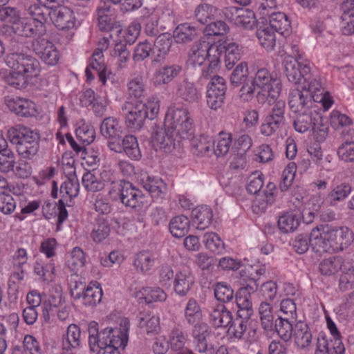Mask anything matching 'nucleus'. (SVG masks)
<instances>
[{"mask_svg": "<svg viewBox=\"0 0 354 354\" xmlns=\"http://www.w3.org/2000/svg\"><path fill=\"white\" fill-rule=\"evenodd\" d=\"M26 10L33 21L19 19L12 27L15 32L26 37L44 36L46 32L44 22L48 17L46 9L38 7L37 4H31Z\"/></svg>", "mask_w": 354, "mask_h": 354, "instance_id": "nucleus-3", "label": "nucleus"}, {"mask_svg": "<svg viewBox=\"0 0 354 354\" xmlns=\"http://www.w3.org/2000/svg\"><path fill=\"white\" fill-rule=\"evenodd\" d=\"M262 328L266 333L274 331L273 306L268 301H262L259 308Z\"/></svg>", "mask_w": 354, "mask_h": 354, "instance_id": "nucleus-37", "label": "nucleus"}, {"mask_svg": "<svg viewBox=\"0 0 354 354\" xmlns=\"http://www.w3.org/2000/svg\"><path fill=\"white\" fill-rule=\"evenodd\" d=\"M300 220L298 216L293 213L287 212L281 216L278 220L280 230L288 233L293 232L299 225Z\"/></svg>", "mask_w": 354, "mask_h": 354, "instance_id": "nucleus-47", "label": "nucleus"}, {"mask_svg": "<svg viewBox=\"0 0 354 354\" xmlns=\"http://www.w3.org/2000/svg\"><path fill=\"white\" fill-rule=\"evenodd\" d=\"M182 71V66L178 64L163 66L156 71L154 84L158 86L167 84L177 77Z\"/></svg>", "mask_w": 354, "mask_h": 354, "instance_id": "nucleus-27", "label": "nucleus"}, {"mask_svg": "<svg viewBox=\"0 0 354 354\" xmlns=\"http://www.w3.org/2000/svg\"><path fill=\"white\" fill-rule=\"evenodd\" d=\"M138 181L153 198H162L166 195L167 185L161 178L144 172L140 174Z\"/></svg>", "mask_w": 354, "mask_h": 354, "instance_id": "nucleus-20", "label": "nucleus"}, {"mask_svg": "<svg viewBox=\"0 0 354 354\" xmlns=\"http://www.w3.org/2000/svg\"><path fill=\"white\" fill-rule=\"evenodd\" d=\"M174 131L173 129H170L169 123L165 119L163 127H157L154 129L152 136L153 140L165 151L171 152L180 142Z\"/></svg>", "mask_w": 354, "mask_h": 354, "instance_id": "nucleus-19", "label": "nucleus"}, {"mask_svg": "<svg viewBox=\"0 0 354 354\" xmlns=\"http://www.w3.org/2000/svg\"><path fill=\"white\" fill-rule=\"evenodd\" d=\"M165 119L170 129L175 131V135L180 141L182 139H189L194 136L193 120L187 109L181 106H171L168 109Z\"/></svg>", "mask_w": 354, "mask_h": 354, "instance_id": "nucleus-7", "label": "nucleus"}, {"mask_svg": "<svg viewBox=\"0 0 354 354\" xmlns=\"http://www.w3.org/2000/svg\"><path fill=\"white\" fill-rule=\"evenodd\" d=\"M55 265L53 262L44 263L41 261H36L34 266L35 273L40 277L44 281H51L55 274Z\"/></svg>", "mask_w": 354, "mask_h": 354, "instance_id": "nucleus-55", "label": "nucleus"}, {"mask_svg": "<svg viewBox=\"0 0 354 354\" xmlns=\"http://www.w3.org/2000/svg\"><path fill=\"white\" fill-rule=\"evenodd\" d=\"M254 14L250 10L241 9L239 15L235 16L234 24L239 27L246 30H252L256 26Z\"/></svg>", "mask_w": 354, "mask_h": 354, "instance_id": "nucleus-49", "label": "nucleus"}, {"mask_svg": "<svg viewBox=\"0 0 354 354\" xmlns=\"http://www.w3.org/2000/svg\"><path fill=\"white\" fill-rule=\"evenodd\" d=\"M88 345L91 351H96L99 348L115 346V342L119 339L121 345H127L126 335L120 330L112 328H106L99 331L98 324L91 322L88 327Z\"/></svg>", "mask_w": 354, "mask_h": 354, "instance_id": "nucleus-9", "label": "nucleus"}, {"mask_svg": "<svg viewBox=\"0 0 354 354\" xmlns=\"http://www.w3.org/2000/svg\"><path fill=\"white\" fill-rule=\"evenodd\" d=\"M142 295L146 303L150 304L156 301H164L167 299V294L158 287H145L142 290Z\"/></svg>", "mask_w": 354, "mask_h": 354, "instance_id": "nucleus-58", "label": "nucleus"}, {"mask_svg": "<svg viewBox=\"0 0 354 354\" xmlns=\"http://www.w3.org/2000/svg\"><path fill=\"white\" fill-rule=\"evenodd\" d=\"M232 141L231 133H227L221 131L219 137L216 142L213 143V150L217 156H223L227 154L230 150Z\"/></svg>", "mask_w": 354, "mask_h": 354, "instance_id": "nucleus-48", "label": "nucleus"}, {"mask_svg": "<svg viewBox=\"0 0 354 354\" xmlns=\"http://www.w3.org/2000/svg\"><path fill=\"white\" fill-rule=\"evenodd\" d=\"M233 319L232 313L223 304H217L209 313V323L217 328H227Z\"/></svg>", "mask_w": 354, "mask_h": 354, "instance_id": "nucleus-26", "label": "nucleus"}, {"mask_svg": "<svg viewBox=\"0 0 354 354\" xmlns=\"http://www.w3.org/2000/svg\"><path fill=\"white\" fill-rule=\"evenodd\" d=\"M295 344L301 348L310 346L312 342V333L307 324L297 322L294 326L293 333Z\"/></svg>", "mask_w": 354, "mask_h": 354, "instance_id": "nucleus-35", "label": "nucleus"}, {"mask_svg": "<svg viewBox=\"0 0 354 354\" xmlns=\"http://www.w3.org/2000/svg\"><path fill=\"white\" fill-rule=\"evenodd\" d=\"M269 16V23L271 29L287 37L291 32L290 21L287 15L283 12L266 13Z\"/></svg>", "mask_w": 354, "mask_h": 354, "instance_id": "nucleus-29", "label": "nucleus"}, {"mask_svg": "<svg viewBox=\"0 0 354 354\" xmlns=\"http://www.w3.org/2000/svg\"><path fill=\"white\" fill-rule=\"evenodd\" d=\"M98 28L102 32H112L118 35L122 30L121 26L115 21L113 17L97 18Z\"/></svg>", "mask_w": 354, "mask_h": 354, "instance_id": "nucleus-64", "label": "nucleus"}, {"mask_svg": "<svg viewBox=\"0 0 354 354\" xmlns=\"http://www.w3.org/2000/svg\"><path fill=\"white\" fill-rule=\"evenodd\" d=\"M212 211L207 205H202L194 208L192 212V217L198 230H205L208 227L212 220Z\"/></svg>", "mask_w": 354, "mask_h": 354, "instance_id": "nucleus-34", "label": "nucleus"}, {"mask_svg": "<svg viewBox=\"0 0 354 354\" xmlns=\"http://www.w3.org/2000/svg\"><path fill=\"white\" fill-rule=\"evenodd\" d=\"M223 48L218 44H210L206 41L195 42L189 53V62L194 66H201L206 60L210 62V68H214L220 62V54Z\"/></svg>", "mask_w": 354, "mask_h": 354, "instance_id": "nucleus-10", "label": "nucleus"}, {"mask_svg": "<svg viewBox=\"0 0 354 354\" xmlns=\"http://www.w3.org/2000/svg\"><path fill=\"white\" fill-rule=\"evenodd\" d=\"M351 187L347 183H341L335 186L328 194L327 199L332 206L344 201L351 192Z\"/></svg>", "mask_w": 354, "mask_h": 354, "instance_id": "nucleus-44", "label": "nucleus"}, {"mask_svg": "<svg viewBox=\"0 0 354 354\" xmlns=\"http://www.w3.org/2000/svg\"><path fill=\"white\" fill-rule=\"evenodd\" d=\"M111 229L109 223L104 218H98L93 226L91 236L97 243H100L109 235Z\"/></svg>", "mask_w": 354, "mask_h": 354, "instance_id": "nucleus-46", "label": "nucleus"}, {"mask_svg": "<svg viewBox=\"0 0 354 354\" xmlns=\"http://www.w3.org/2000/svg\"><path fill=\"white\" fill-rule=\"evenodd\" d=\"M122 110L127 111L124 114L127 127L134 130H140L142 127L147 118L146 104L143 101L127 102L122 105Z\"/></svg>", "mask_w": 354, "mask_h": 354, "instance_id": "nucleus-15", "label": "nucleus"}, {"mask_svg": "<svg viewBox=\"0 0 354 354\" xmlns=\"http://www.w3.org/2000/svg\"><path fill=\"white\" fill-rule=\"evenodd\" d=\"M30 49L48 65L54 66L59 59V54L55 45L43 36L37 37L32 40Z\"/></svg>", "mask_w": 354, "mask_h": 354, "instance_id": "nucleus-13", "label": "nucleus"}, {"mask_svg": "<svg viewBox=\"0 0 354 354\" xmlns=\"http://www.w3.org/2000/svg\"><path fill=\"white\" fill-rule=\"evenodd\" d=\"M297 166L294 162H290L283 171L279 188L281 192H286L292 185L295 179Z\"/></svg>", "mask_w": 354, "mask_h": 354, "instance_id": "nucleus-62", "label": "nucleus"}, {"mask_svg": "<svg viewBox=\"0 0 354 354\" xmlns=\"http://www.w3.org/2000/svg\"><path fill=\"white\" fill-rule=\"evenodd\" d=\"M37 6L46 9L48 17L44 22V26L53 23L61 30L70 29L75 26L73 11L68 8L64 6L53 8L44 4H37Z\"/></svg>", "mask_w": 354, "mask_h": 354, "instance_id": "nucleus-12", "label": "nucleus"}, {"mask_svg": "<svg viewBox=\"0 0 354 354\" xmlns=\"http://www.w3.org/2000/svg\"><path fill=\"white\" fill-rule=\"evenodd\" d=\"M216 8L207 3L198 5L194 10L195 19L201 25H206L214 18Z\"/></svg>", "mask_w": 354, "mask_h": 354, "instance_id": "nucleus-45", "label": "nucleus"}, {"mask_svg": "<svg viewBox=\"0 0 354 354\" xmlns=\"http://www.w3.org/2000/svg\"><path fill=\"white\" fill-rule=\"evenodd\" d=\"M81 330L76 324H70L62 336V354H77L81 345Z\"/></svg>", "mask_w": 354, "mask_h": 354, "instance_id": "nucleus-21", "label": "nucleus"}, {"mask_svg": "<svg viewBox=\"0 0 354 354\" xmlns=\"http://www.w3.org/2000/svg\"><path fill=\"white\" fill-rule=\"evenodd\" d=\"M203 243L207 249L215 254H222L225 250L223 241L214 232L205 234L203 236Z\"/></svg>", "mask_w": 354, "mask_h": 354, "instance_id": "nucleus-50", "label": "nucleus"}, {"mask_svg": "<svg viewBox=\"0 0 354 354\" xmlns=\"http://www.w3.org/2000/svg\"><path fill=\"white\" fill-rule=\"evenodd\" d=\"M343 259L339 257H331L323 259L319 264L320 273L326 276H332L340 270Z\"/></svg>", "mask_w": 354, "mask_h": 354, "instance_id": "nucleus-43", "label": "nucleus"}, {"mask_svg": "<svg viewBox=\"0 0 354 354\" xmlns=\"http://www.w3.org/2000/svg\"><path fill=\"white\" fill-rule=\"evenodd\" d=\"M215 298L223 303L230 301L234 298V290L225 282H218L214 286Z\"/></svg>", "mask_w": 354, "mask_h": 354, "instance_id": "nucleus-56", "label": "nucleus"}, {"mask_svg": "<svg viewBox=\"0 0 354 354\" xmlns=\"http://www.w3.org/2000/svg\"><path fill=\"white\" fill-rule=\"evenodd\" d=\"M317 102H322L325 110L329 109L332 104L331 100L325 99L324 91L321 92L320 96L317 95V98H315V96L310 95L309 91L301 88L299 86L290 91L288 104L294 113H306L314 109H319L316 104Z\"/></svg>", "mask_w": 354, "mask_h": 354, "instance_id": "nucleus-6", "label": "nucleus"}, {"mask_svg": "<svg viewBox=\"0 0 354 354\" xmlns=\"http://www.w3.org/2000/svg\"><path fill=\"white\" fill-rule=\"evenodd\" d=\"M8 138L23 158L32 160L37 156L40 140L38 133L25 126L17 125L8 131Z\"/></svg>", "mask_w": 354, "mask_h": 354, "instance_id": "nucleus-2", "label": "nucleus"}, {"mask_svg": "<svg viewBox=\"0 0 354 354\" xmlns=\"http://www.w3.org/2000/svg\"><path fill=\"white\" fill-rule=\"evenodd\" d=\"M169 228L171 234L176 238L185 236L190 228V221L184 215H178L172 218L169 222Z\"/></svg>", "mask_w": 354, "mask_h": 354, "instance_id": "nucleus-38", "label": "nucleus"}, {"mask_svg": "<svg viewBox=\"0 0 354 354\" xmlns=\"http://www.w3.org/2000/svg\"><path fill=\"white\" fill-rule=\"evenodd\" d=\"M248 68L246 62L239 63L232 71L230 76V82L232 86L239 87L248 78Z\"/></svg>", "mask_w": 354, "mask_h": 354, "instance_id": "nucleus-53", "label": "nucleus"}, {"mask_svg": "<svg viewBox=\"0 0 354 354\" xmlns=\"http://www.w3.org/2000/svg\"><path fill=\"white\" fill-rule=\"evenodd\" d=\"M176 94L188 103L197 102L201 97V93L195 84L188 79H184L178 84Z\"/></svg>", "mask_w": 354, "mask_h": 354, "instance_id": "nucleus-31", "label": "nucleus"}, {"mask_svg": "<svg viewBox=\"0 0 354 354\" xmlns=\"http://www.w3.org/2000/svg\"><path fill=\"white\" fill-rule=\"evenodd\" d=\"M130 55V50L127 48V44L122 41H120L115 44V46L111 53V55L113 57L118 58V66L120 68H123L126 66V64L129 59Z\"/></svg>", "mask_w": 354, "mask_h": 354, "instance_id": "nucleus-51", "label": "nucleus"}, {"mask_svg": "<svg viewBox=\"0 0 354 354\" xmlns=\"http://www.w3.org/2000/svg\"><path fill=\"white\" fill-rule=\"evenodd\" d=\"M153 48L151 43L147 41L138 44L133 50L132 58L134 62H142L149 57L150 55L153 56Z\"/></svg>", "mask_w": 354, "mask_h": 354, "instance_id": "nucleus-61", "label": "nucleus"}, {"mask_svg": "<svg viewBox=\"0 0 354 354\" xmlns=\"http://www.w3.org/2000/svg\"><path fill=\"white\" fill-rule=\"evenodd\" d=\"M218 46L223 48L220 54V59L224 53V63L225 67L227 69L232 68L235 64L240 60L243 53V47L234 42L229 43L227 45L218 44Z\"/></svg>", "mask_w": 354, "mask_h": 354, "instance_id": "nucleus-30", "label": "nucleus"}, {"mask_svg": "<svg viewBox=\"0 0 354 354\" xmlns=\"http://www.w3.org/2000/svg\"><path fill=\"white\" fill-rule=\"evenodd\" d=\"M154 256L149 251L138 253L134 259V266L142 272H148L153 266Z\"/></svg>", "mask_w": 354, "mask_h": 354, "instance_id": "nucleus-52", "label": "nucleus"}, {"mask_svg": "<svg viewBox=\"0 0 354 354\" xmlns=\"http://www.w3.org/2000/svg\"><path fill=\"white\" fill-rule=\"evenodd\" d=\"M314 245L321 248L322 252L332 253L347 248L354 240V234L347 227L326 226L321 232L319 228L312 230Z\"/></svg>", "mask_w": 354, "mask_h": 354, "instance_id": "nucleus-1", "label": "nucleus"}, {"mask_svg": "<svg viewBox=\"0 0 354 354\" xmlns=\"http://www.w3.org/2000/svg\"><path fill=\"white\" fill-rule=\"evenodd\" d=\"M100 133L108 142H117L125 133L124 127L114 117H107L103 120L100 125Z\"/></svg>", "mask_w": 354, "mask_h": 354, "instance_id": "nucleus-22", "label": "nucleus"}, {"mask_svg": "<svg viewBox=\"0 0 354 354\" xmlns=\"http://www.w3.org/2000/svg\"><path fill=\"white\" fill-rule=\"evenodd\" d=\"M82 183L85 189L91 192L100 191L104 187L101 179L91 171H87L83 175Z\"/></svg>", "mask_w": 354, "mask_h": 354, "instance_id": "nucleus-57", "label": "nucleus"}, {"mask_svg": "<svg viewBox=\"0 0 354 354\" xmlns=\"http://www.w3.org/2000/svg\"><path fill=\"white\" fill-rule=\"evenodd\" d=\"M102 298V289L97 281H91L86 287L82 297L85 306H93L99 304Z\"/></svg>", "mask_w": 354, "mask_h": 354, "instance_id": "nucleus-36", "label": "nucleus"}, {"mask_svg": "<svg viewBox=\"0 0 354 354\" xmlns=\"http://www.w3.org/2000/svg\"><path fill=\"white\" fill-rule=\"evenodd\" d=\"M226 90V82L223 77L214 76L212 78L206 92L207 104L211 109L217 110L223 106Z\"/></svg>", "mask_w": 354, "mask_h": 354, "instance_id": "nucleus-16", "label": "nucleus"}, {"mask_svg": "<svg viewBox=\"0 0 354 354\" xmlns=\"http://www.w3.org/2000/svg\"><path fill=\"white\" fill-rule=\"evenodd\" d=\"M12 53L6 56V63L8 66L28 78L37 77L41 71L39 62L31 55L24 53V46L12 45Z\"/></svg>", "mask_w": 354, "mask_h": 354, "instance_id": "nucleus-8", "label": "nucleus"}, {"mask_svg": "<svg viewBox=\"0 0 354 354\" xmlns=\"http://www.w3.org/2000/svg\"><path fill=\"white\" fill-rule=\"evenodd\" d=\"M202 32V28L189 23L178 25L173 32V39L178 44H188Z\"/></svg>", "mask_w": 354, "mask_h": 354, "instance_id": "nucleus-24", "label": "nucleus"}, {"mask_svg": "<svg viewBox=\"0 0 354 354\" xmlns=\"http://www.w3.org/2000/svg\"><path fill=\"white\" fill-rule=\"evenodd\" d=\"M298 115L293 122L295 129L301 133L306 132L313 124H321L319 109L312 111L297 113Z\"/></svg>", "mask_w": 354, "mask_h": 354, "instance_id": "nucleus-23", "label": "nucleus"}, {"mask_svg": "<svg viewBox=\"0 0 354 354\" xmlns=\"http://www.w3.org/2000/svg\"><path fill=\"white\" fill-rule=\"evenodd\" d=\"M118 186L120 199L124 205L136 210L142 207L144 194L140 189L126 180L120 181Z\"/></svg>", "mask_w": 354, "mask_h": 354, "instance_id": "nucleus-17", "label": "nucleus"}, {"mask_svg": "<svg viewBox=\"0 0 354 354\" xmlns=\"http://www.w3.org/2000/svg\"><path fill=\"white\" fill-rule=\"evenodd\" d=\"M291 245L296 252L298 254H304L306 252L310 245L312 246L313 250L316 252H322L321 248L317 247L314 245L313 240L312 232L308 234H300L295 236L292 241Z\"/></svg>", "mask_w": 354, "mask_h": 354, "instance_id": "nucleus-39", "label": "nucleus"}, {"mask_svg": "<svg viewBox=\"0 0 354 354\" xmlns=\"http://www.w3.org/2000/svg\"><path fill=\"white\" fill-rule=\"evenodd\" d=\"M194 283L192 272L187 268L176 272L174 279V290L180 297H185Z\"/></svg>", "mask_w": 354, "mask_h": 354, "instance_id": "nucleus-25", "label": "nucleus"}, {"mask_svg": "<svg viewBox=\"0 0 354 354\" xmlns=\"http://www.w3.org/2000/svg\"><path fill=\"white\" fill-rule=\"evenodd\" d=\"M290 319L279 316L274 323V330L284 342H288L291 339L294 331Z\"/></svg>", "mask_w": 354, "mask_h": 354, "instance_id": "nucleus-41", "label": "nucleus"}, {"mask_svg": "<svg viewBox=\"0 0 354 354\" xmlns=\"http://www.w3.org/2000/svg\"><path fill=\"white\" fill-rule=\"evenodd\" d=\"M283 64L290 82L301 86L304 80H309L311 70L310 62L303 59L300 55H296L295 58L286 57Z\"/></svg>", "mask_w": 354, "mask_h": 354, "instance_id": "nucleus-11", "label": "nucleus"}, {"mask_svg": "<svg viewBox=\"0 0 354 354\" xmlns=\"http://www.w3.org/2000/svg\"><path fill=\"white\" fill-rule=\"evenodd\" d=\"M252 80L260 88L257 93V98L259 103L268 101L270 104L272 101H276L281 91V83L275 75L270 73L268 68L262 67L257 69Z\"/></svg>", "mask_w": 354, "mask_h": 354, "instance_id": "nucleus-5", "label": "nucleus"}, {"mask_svg": "<svg viewBox=\"0 0 354 354\" xmlns=\"http://www.w3.org/2000/svg\"><path fill=\"white\" fill-rule=\"evenodd\" d=\"M342 274L339 286L342 291L352 289L354 286V261L344 260L340 269Z\"/></svg>", "mask_w": 354, "mask_h": 354, "instance_id": "nucleus-33", "label": "nucleus"}, {"mask_svg": "<svg viewBox=\"0 0 354 354\" xmlns=\"http://www.w3.org/2000/svg\"><path fill=\"white\" fill-rule=\"evenodd\" d=\"M212 147V142L208 140L207 138L205 137L194 138L192 141V152L197 156H205L207 154Z\"/></svg>", "mask_w": 354, "mask_h": 354, "instance_id": "nucleus-63", "label": "nucleus"}, {"mask_svg": "<svg viewBox=\"0 0 354 354\" xmlns=\"http://www.w3.org/2000/svg\"><path fill=\"white\" fill-rule=\"evenodd\" d=\"M107 147L115 153H125L131 160H138L142 157L138 140L133 135H125L117 142H107Z\"/></svg>", "mask_w": 354, "mask_h": 354, "instance_id": "nucleus-18", "label": "nucleus"}, {"mask_svg": "<svg viewBox=\"0 0 354 354\" xmlns=\"http://www.w3.org/2000/svg\"><path fill=\"white\" fill-rule=\"evenodd\" d=\"M212 331L209 326L204 323L196 324L192 331L193 346L201 354H214L215 346L209 342Z\"/></svg>", "mask_w": 354, "mask_h": 354, "instance_id": "nucleus-14", "label": "nucleus"}, {"mask_svg": "<svg viewBox=\"0 0 354 354\" xmlns=\"http://www.w3.org/2000/svg\"><path fill=\"white\" fill-rule=\"evenodd\" d=\"M343 12L342 32L344 35L354 34V0H346L341 6Z\"/></svg>", "mask_w": 354, "mask_h": 354, "instance_id": "nucleus-32", "label": "nucleus"}, {"mask_svg": "<svg viewBox=\"0 0 354 354\" xmlns=\"http://www.w3.org/2000/svg\"><path fill=\"white\" fill-rule=\"evenodd\" d=\"M245 290H239L236 295V302L239 310L238 315H242L243 318H250L253 314L251 296L247 295Z\"/></svg>", "mask_w": 354, "mask_h": 354, "instance_id": "nucleus-40", "label": "nucleus"}, {"mask_svg": "<svg viewBox=\"0 0 354 354\" xmlns=\"http://www.w3.org/2000/svg\"><path fill=\"white\" fill-rule=\"evenodd\" d=\"M172 37L169 33H162L158 36L154 41L152 62L159 63L162 62L169 51Z\"/></svg>", "mask_w": 354, "mask_h": 354, "instance_id": "nucleus-28", "label": "nucleus"}, {"mask_svg": "<svg viewBox=\"0 0 354 354\" xmlns=\"http://www.w3.org/2000/svg\"><path fill=\"white\" fill-rule=\"evenodd\" d=\"M187 340V335L182 328L174 327L171 331L169 342L172 350L177 351L181 350L184 347Z\"/></svg>", "mask_w": 354, "mask_h": 354, "instance_id": "nucleus-59", "label": "nucleus"}, {"mask_svg": "<svg viewBox=\"0 0 354 354\" xmlns=\"http://www.w3.org/2000/svg\"><path fill=\"white\" fill-rule=\"evenodd\" d=\"M256 36L260 44L267 50L274 48L276 38L274 30L269 26H260L256 31Z\"/></svg>", "mask_w": 354, "mask_h": 354, "instance_id": "nucleus-42", "label": "nucleus"}, {"mask_svg": "<svg viewBox=\"0 0 354 354\" xmlns=\"http://www.w3.org/2000/svg\"><path fill=\"white\" fill-rule=\"evenodd\" d=\"M250 318H243L242 315H236V317L230 324L229 331H230L232 335L237 339H241L245 333L248 322Z\"/></svg>", "mask_w": 354, "mask_h": 354, "instance_id": "nucleus-54", "label": "nucleus"}, {"mask_svg": "<svg viewBox=\"0 0 354 354\" xmlns=\"http://www.w3.org/2000/svg\"><path fill=\"white\" fill-rule=\"evenodd\" d=\"M263 186L262 174L256 171L249 177L247 190L252 194L257 195L253 204V209L257 213L264 212L267 207L275 201L276 185L273 183L269 182L266 188L260 193Z\"/></svg>", "mask_w": 354, "mask_h": 354, "instance_id": "nucleus-4", "label": "nucleus"}, {"mask_svg": "<svg viewBox=\"0 0 354 354\" xmlns=\"http://www.w3.org/2000/svg\"><path fill=\"white\" fill-rule=\"evenodd\" d=\"M77 140L82 145H90L95 139V130L93 127L87 124H83L75 131Z\"/></svg>", "mask_w": 354, "mask_h": 354, "instance_id": "nucleus-60", "label": "nucleus"}]
</instances>
